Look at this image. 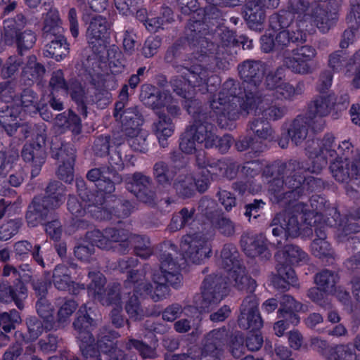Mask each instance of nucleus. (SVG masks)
<instances>
[{"instance_id": "15", "label": "nucleus", "mask_w": 360, "mask_h": 360, "mask_svg": "<svg viewBox=\"0 0 360 360\" xmlns=\"http://www.w3.org/2000/svg\"><path fill=\"white\" fill-rule=\"evenodd\" d=\"M227 336L226 330L224 328L211 331L205 338L203 348L200 351L198 347L193 346L186 353L182 354H168L166 360H214L215 351L225 341Z\"/></svg>"}, {"instance_id": "48", "label": "nucleus", "mask_w": 360, "mask_h": 360, "mask_svg": "<svg viewBox=\"0 0 360 360\" xmlns=\"http://www.w3.org/2000/svg\"><path fill=\"white\" fill-rule=\"evenodd\" d=\"M20 226V222L17 220H10L0 226V240H7L15 235Z\"/></svg>"}, {"instance_id": "16", "label": "nucleus", "mask_w": 360, "mask_h": 360, "mask_svg": "<svg viewBox=\"0 0 360 360\" xmlns=\"http://www.w3.org/2000/svg\"><path fill=\"white\" fill-rule=\"evenodd\" d=\"M276 257L281 266L278 267V276L274 278V285L281 288H285L287 285H295L296 276L294 270L290 266H284L283 263L294 264L304 261L307 257L306 253L297 246L287 245L285 250L278 252Z\"/></svg>"}, {"instance_id": "38", "label": "nucleus", "mask_w": 360, "mask_h": 360, "mask_svg": "<svg viewBox=\"0 0 360 360\" xmlns=\"http://www.w3.org/2000/svg\"><path fill=\"white\" fill-rule=\"evenodd\" d=\"M327 360H357L350 345H340L331 348Z\"/></svg>"}, {"instance_id": "31", "label": "nucleus", "mask_w": 360, "mask_h": 360, "mask_svg": "<svg viewBox=\"0 0 360 360\" xmlns=\"http://www.w3.org/2000/svg\"><path fill=\"white\" fill-rule=\"evenodd\" d=\"M70 271L63 265L56 267L53 274V281L55 286L60 290H68L71 293H76L79 285L71 281L70 278Z\"/></svg>"}, {"instance_id": "23", "label": "nucleus", "mask_w": 360, "mask_h": 360, "mask_svg": "<svg viewBox=\"0 0 360 360\" xmlns=\"http://www.w3.org/2000/svg\"><path fill=\"white\" fill-rule=\"evenodd\" d=\"M288 135L310 134L321 133L324 123L321 117L308 120L298 117L292 123L286 124Z\"/></svg>"}, {"instance_id": "22", "label": "nucleus", "mask_w": 360, "mask_h": 360, "mask_svg": "<svg viewBox=\"0 0 360 360\" xmlns=\"http://www.w3.org/2000/svg\"><path fill=\"white\" fill-rule=\"evenodd\" d=\"M315 56L316 51L314 48L303 46L293 50L291 56H286L284 59V63L292 71L305 74L310 72V62Z\"/></svg>"}, {"instance_id": "14", "label": "nucleus", "mask_w": 360, "mask_h": 360, "mask_svg": "<svg viewBox=\"0 0 360 360\" xmlns=\"http://www.w3.org/2000/svg\"><path fill=\"white\" fill-rule=\"evenodd\" d=\"M238 253L234 246L225 245L221 253V265L228 272L230 283H233L239 290L246 289L252 292L256 288V283L245 275L244 269L238 260Z\"/></svg>"}, {"instance_id": "18", "label": "nucleus", "mask_w": 360, "mask_h": 360, "mask_svg": "<svg viewBox=\"0 0 360 360\" xmlns=\"http://www.w3.org/2000/svg\"><path fill=\"white\" fill-rule=\"evenodd\" d=\"M180 250L185 259L193 263H200L211 252L207 235L193 230L182 238Z\"/></svg>"}, {"instance_id": "17", "label": "nucleus", "mask_w": 360, "mask_h": 360, "mask_svg": "<svg viewBox=\"0 0 360 360\" xmlns=\"http://www.w3.org/2000/svg\"><path fill=\"white\" fill-rule=\"evenodd\" d=\"M25 25V19L22 15H17L16 18L6 20L4 22L5 43L10 46L15 44L20 53L31 49L37 40L35 34L31 30L19 32Z\"/></svg>"}, {"instance_id": "12", "label": "nucleus", "mask_w": 360, "mask_h": 360, "mask_svg": "<svg viewBox=\"0 0 360 360\" xmlns=\"http://www.w3.org/2000/svg\"><path fill=\"white\" fill-rule=\"evenodd\" d=\"M89 278L91 279L88 289L89 296L98 300L103 305H111L113 307L110 315L112 323L117 328L122 326L125 321L121 315V297L117 290H108L106 295V290L103 288L105 283L103 276L100 272H93L89 273Z\"/></svg>"}, {"instance_id": "60", "label": "nucleus", "mask_w": 360, "mask_h": 360, "mask_svg": "<svg viewBox=\"0 0 360 360\" xmlns=\"http://www.w3.org/2000/svg\"><path fill=\"white\" fill-rule=\"evenodd\" d=\"M115 5L120 13L128 15L136 10V0H114Z\"/></svg>"}, {"instance_id": "7", "label": "nucleus", "mask_w": 360, "mask_h": 360, "mask_svg": "<svg viewBox=\"0 0 360 360\" xmlns=\"http://www.w3.org/2000/svg\"><path fill=\"white\" fill-rule=\"evenodd\" d=\"M311 216H314V212L308 211L303 203L290 201L288 210L278 214L271 222L273 235L281 237L277 241L278 245H281L283 239L285 240L289 237L294 238L300 234L302 225L298 222L299 217L302 219L304 218V222L309 224L311 222L307 221Z\"/></svg>"}, {"instance_id": "49", "label": "nucleus", "mask_w": 360, "mask_h": 360, "mask_svg": "<svg viewBox=\"0 0 360 360\" xmlns=\"http://www.w3.org/2000/svg\"><path fill=\"white\" fill-rule=\"evenodd\" d=\"M44 321L37 319L36 318H30L27 324L28 328V333L30 339L34 340L37 339L44 331V328H47V323L44 325Z\"/></svg>"}, {"instance_id": "42", "label": "nucleus", "mask_w": 360, "mask_h": 360, "mask_svg": "<svg viewBox=\"0 0 360 360\" xmlns=\"http://www.w3.org/2000/svg\"><path fill=\"white\" fill-rule=\"evenodd\" d=\"M18 160V154L15 151L0 153V176H5L13 169Z\"/></svg>"}, {"instance_id": "54", "label": "nucleus", "mask_w": 360, "mask_h": 360, "mask_svg": "<svg viewBox=\"0 0 360 360\" xmlns=\"http://www.w3.org/2000/svg\"><path fill=\"white\" fill-rule=\"evenodd\" d=\"M57 120L58 121L65 120V124H60L61 126H63L65 127H73V131H76L77 133L79 132L78 129L80 125V119L76 114H75L72 111H70L68 112V117L65 114L58 115L57 117Z\"/></svg>"}, {"instance_id": "45", "label": "nucleus", "mask_w": 360, "mask_h": 360, "mask_svg": "<svg viewBox=\"0 0 360 360\" xmlns=\"http://www.w3.org/2000/svg\"><path fill=\"white\" fill-rule=\"evenodd\" d=\"M231 136H205V146L212 148L215 146L222 153L226 152L230 147Z\"/></svg>"}, {"instance_id": "58", "label": "nucleus", "mask_w": 360, "mask_h": 360, "mask_svg": "<svg viewBox=\"0 0 360 360\" xmlns=\"http://www.w3.org/2000/svg\"><path fill=\"white\" fill-rule=\"evenodd\" d=\"M21 58L12 56L8 58L6 65L2 70V75L4 77H10L15 74L21 65Z\"/></svg>"}, {"instance_id": "2", "label": "nucleus", "mask_w": 360, "mask_h": 360, "mask_svg": "<svg viewBox=\"0 0 360 360\" xmlns=\"http://www.w3.org/2000/svg\"><path fill=\"white\" fill-rule=\"evenodd\" d=\"M179 267L172 260L170 255H165L161 258L160 274H154L153 282L155 285L153 292L151 287L145 283V276L143 272L129 270L127 280L125 281V287L122 295L126 299L125 309L130 319L135 321L142 318L143 314L139 307L137 295H150L153 300L158 301L169 293V289L166 283L174 288H178L181 283V276L178 273Z\"/></svg>"}, {"instance_id": "29", "label": "nucleus", "mask_w": 360, "mask_h": 360, "mask_svg": "<svg viewBox=\"0 0 360 360\" xmlns=\"http://www.w3.org/2000/svg\"><path fill=\"white\" fill-rule=\"evenodd\" d=\"M146 90H143L141 97L146 105L152 108L153 109H158L162 107H166L168 112L174 113L177 111V108L175 105H171L172 103V98L167 91L160 92L159 94H150L147 98L145 95Z\"/></svg>"}, {"instance_id": "52", "label": "nucleus", "mask_w": 360, "mask_h": 360, "mask_svg": "<svg viewBox=\"0 0 360 360\" xmlns=\"http://www.w3.org/2000/svg\"><path fill=\"white\" fill-rule=\"evenodd\" d=\"M127 347L128 349L134 348L138 350L143 358H153L155 356L154 348L148 347L139 341L130 340Z\"/></svg>"}, {"instance_id": "21", "label": "nucleus", "mask_w": 360, "mask_h": 360, "mask_svg": "<svg viewBox=\"0 0 360 360\" xmlns=\"http://www.w3.org/2000/svg\"><path fill=\"white\" fill-rule=\"evenodd\" d=\"M302 305L297 302L290 295H283L281 300V308L278 311V317L284 320L277 321L274 326V330L277 336H282L287 329V323L296 325L300 322V318L295 312L301 310Z\"/></svg>"}, {"instance_id": "26", "label": "nucleus", "mask_w": 360, "mask_h": 360, "mask_svg": "<svg viewBox=\"0 0 360 360\" xmlns=\"http://www.w3.org/2000/svg\"><path fill=\"white\" fill-rule=\"evenodd\" d=\"M349 103V96L347 94H343L340 97L335 96L334 94H329L320 96L314 101V110L319 116H323L329 112L335 105L340 106V108H344Z\"/></svg>"}, {"instance_id": "43", "label": "nucleus", "mask_w": 360, "mask_h": 360, "mask_svg": "<svg viewBox=\"0 0 360 360\" xmlns=\"http://www.w3.org/2000/svg\"><path fill=\"white\" fill-rule=\"evenodd\" d=\"M4 276H12L15 279L20 280L22 283L29 281L32 276L28 264L21 266L19 269H16L13 266L6 265L4 268Z\"/></svg>"}, {"instance_id": "6", "label": "nucleus", "mask_w": 360, "mask_h": 360, "mask_svg": "<svg viewBox=\"0 0 360 360\" xmlns=\"http://www.w3.org/2000/svg\"><path fill=\"white\" fill-rule=\"evenodd\" d=\"M86 238L92 246L96 245L102 249L114 248L120 252L125 250L129 241L134 244L136 255L143 259L148 258L152 253L147 238L129 234L126 230L108 229L104 233L94 230L88 233Z\"/></svg>"}, {"instance_id": "33", "label": "nucleus", "mask_w": 360, "mask_h": 360, "mask_svg": "<svg viewBox=\"0 0 360 360\" xmlns=\"http://www.w3.org/2000/svg\"><path fill=\"white\" fill-rule=\"evenodd\" d=\"M33 285L36 293L41 297L36 304L37 312L44 319L43 321L46 323L52 316V309L50 304L43 298L47 290V285L45 283H34Z\"/></svg>"}, {"instance_id": "64", "label": "nucleus", "mask_w": 360, "mask_h": 360, "mask_svg": "<svg viewBox=\"0 0 360 360\" xmlns=\"http://www.w3.org/2000/svg\"><path fill=\"white\" fill-rule=\"evenodd\" d=\"M252 133L255 135H264L271 134L272 130L268 122L264 121H255L250 125Z\"/></svg>"}, {"instance_id": "34", "label": "nucleus", "mask_w": 360, "mask_h": 360, "mask_svg": "<svg viewBox=\"0 0 360 360\" xmlns=\"http://www.w3.org/2000/svg\"><path fill=\"white\" fill-rule=\"evenodd\" d=\"M45 73L44 67L37 61L35 57H30L22 68V76L25 79L35 82L39 80Z\"/></svg>"}, {"instance_id": "32", "label": "nucleus", "mask_w": 360, "mask_h": 360, "mask_svg": "<svg viewBox=\"0 0 360 360\" xmlns=\"http://www.w3.org/2000/svg\"><path fill=\"white\" fill-rule=\"evenodd\" d=\"M18 288V290L15 291L6 285H1L0 300L5 302L13 300L18 308H22V301L27 297V289L22 283H20Z\"/></svg>"}, {"instance_id": "4", "label": "nucleus", "mask_w": 360, "mask_h": 360, "mask_svg": "<svg viewBox=\"0 0 360 360\" xmlns=\"http://www.w3.org/2000/svg\"><path fill=\"white\" fill-rule=\"evenodd\" d=\"M43 143L50 144L52 157L58 161V176L65 182L73 180V166L75 161V149L70 145L64 144L60 136H38ZM30 143L24 146L22 151L23 160L30 163L32 177L39 175L41 166L45 162L46 153L45 148L39 143Z\"/></svg>"}, {"instance_id": "57", "label": "nucleus", "mask_w": 360, "mask_h": 360, "mask_svg": "<svg viewBox=\"0 0 360 360\" xmlns=\"http://www.w3.org/2000/svg\"><path fill=\"white\" fill-rule=\"evenodd\" d=\"M276 92L285 99L292 98L300 93V90L295 89L292 85L283 82L276 86Z\"/></svg>"}, {"instance_id": "44", "label": "nucleus", "mask_w": 360, "mask_h": 360, "mask_svg": "<svg viewBox=\"0 0 360 360\" xmlns=\"http://www.w3.org/2000/svg\"><path fill=\"white\" fill-rule=\"evenodd\" d=\"M258 98L261 101H263L264 108L258 112H245L247 114H255L259 115L265 112V115L270 119L276 120L281 118L284 114V110L277 106L273 105L268 107L269 104L265 99L261 98L260 94L255 96Z\"/></svg>"}, {"instance_id": "59", "label": "nucleus", "mask_w": 360, "mask_h": 360, "mask_svg": "<svg viewBox=\"0 0 360 360\" xmlns=\"http://www.w3.org/2000/svg\"><path fill=\"white\" fill-rule=\"evenodd\" d=\"M155 175L160 184H165L172 177V172L168 169L167 165L163 162L155 164L154 167Z\"/></svg>"}, {"instance_id": "35", "label": "nucleus", "mask_w": 360, "mask_h": 360, "mask_svg": "<svg viewBox=\"0 0 360 360\" xmlns=\"http://www.w3.org/2000/svg\"><path fill=\"white\" fill-rule=\"evenodd\" d=\"M243 250L250 257H255L265 253L266 250V243L263 235L257 236L254 239H250V244L248 239L243 238L242 240Z\"/></svg>"}, {"instance_id": "27", "label": "nucleus", "mask_w": 360, "mask_h": 360, "mask_svg": "<svg viewBox=\"0 0 360 360\" xmlns=\"http://www.w3.org/2000/svg\"><path fill=\"white\" fill-rule=\"evenodd\" d=\"M259 0H254L247 4L245 18L250 29L261 31L265 19L264 7Z\"/></svg>"}, {"instance_id": "1", "label": "nucleus", "mask_w": 360, "mask_h": 360, "mask_svg": "<svg viewBox=\"0 0 360 360\" xmlns=\"http://www.w3.org/2000/svg\"><path fill=\"white\" fill-rule=\"evenodd\" d=\"M241 79L243 80V89L244 92L239 97L233 96V89H229L233 82H227L225 87L218 95L217 98L213 99L210 107L213 115L222 127V124L226 119L236 118L237 103L243 112H258L264 108L263 101L256 96L263 89L262 82L264 74V67L259 62L245 61L238 67Z\"/></svg>"}, {"instance_id": "63", "label": "nucleus", "mask_w": 360, "mask_h": 360, "mask_svg": "<svg viewBox=\"0 0 360 360\" xmlns=\"http://www.w3.org/2000/svg\"><path fill=\"white\" fill-rule=\"evenodd\" d=\"M212 126L195 121L188 129V135H205L212 133Z\"/></svg>"}, {"instance_id": "46", "label": "nucleus", "mask_w": 360, "mask_h": 360, "mask_svg": "<svg viewBox=\"0 0 360 360\" xmlns=\"http://www.w3.org/2000/svg\"><path fill=\"white\" fill-rule=\"evenodd\" d=\"M193 217V212L187 209H183L181 212L175 214L169 224V229L172 231H176L186 225Z\"/></svg>"}, {"instance_id": "62", "label": "nucleus", "mask_w": 360, "mask_h": 360, "mask_svg": "<svg viewBox=\"0 0 360 360\" xmlns=\"http://www.w3.org/2000/svg\"><path fill=\"white\" fill-rule=\"evenodd\" d=\"M50 85L55 91L61 90L64 94L67 93L63 73L60 70L53 72L50 80Z\"/></svg>"}, {"instance_id": "19", "label": "nucleus", "mask_w": 360, "mask_h": 360, "mask_svg": "<svg viewBox=\"0 0 360 360\" xmlns=\"http://www.w3.org/2000/svg\"><path fill=\"white\" fill-rule=\"evenodd\" d=\"M222 285L221 278L217 276H209L204 280L202 300L196 307L199 314L209 311L226 295V288Z\"/></svg>"}, {"instance_id": "47", "label": "nucleus", "mask_w": 360, "mask_h": 360, "mask_svg": "<svg viewBox=\"0 0 360 360\" xmlns=\"http://www.w3.org/2000/svg\"><path fill=\"white\" fill-rule=\"evenodd\" d=\"M20 316L18 311L13 310L8 313L0 314V326L5 332H9L15 328V324L20 323Z\"/></svg>"}, {"instance_id": "50", "label": "nucleus", "mask_w": 360, "mask_h": 360, "mask_svg": "<svg viewBox=\"0 0 360 360\" xmlns=\"http://www.w3.org/2000/svg\"><path fill=\"white\" fill-rule=\"evenodd\" d=\"M121 53L119 51H114L111 50V53H108V65L112 74L115 75L120 73L124 70V63L121 60Z\"/></svg>"}, {"instance_id": "24", "label": "nucleus", "mask_w": 360, "mask_h": 360, "mask_svg": "<svg viewBox=\"0 0 360 360\" xmlns=\"http://www.w3.org/2000/svg\"><path fill=\"white\" fill-rule=\"evenodd\" d=\"M108 24L105 18L101 15L94 17L88 27L86 38L93 48L104 45L108 35Z\"/></svg>"}, {"instance_id": "13", "label": "nucleus", "mask_w": 360, "mask_h": 360, "mask_svg": "<svg viewBox=\"0 0 360 360\" xmlns=\"http://www.w3.org/2000/svg\"><path fill=\"white\" fill-rule=\"evenodd\" d=\"M47 192L49 193V196L43 199L36 198L29 206L26 215L29 226H37L50 210L59 207L63 202L64 188L60 183H51L47 187Z\"/></svg>"}, {"instance_id": "3", "label": "nucleus", "mask_w": 360, "mask_h": 360, "mask_svg": "<svg viewBox=\"0 0 360 360\" xmlns=\"http://www.w3.org/2000/svg\"><path fill=\"white\" fill-rule=\"evenodd\" d=\"M290 4V11H283L271 15L269 22L271 28L275 31L287 29L295 41H305L307 32L312 31L314 25L321 32H328L337 18L336 12H328L324 5L316 7L309 15L305 13L307 4L302 0H292Z\"/></svg>"}, {"instance_id": "56", "label": "nucleus", "mask_w": 360, "mask_h": 360, "mask_svg": "<svg viewBox=\"0 0 360 360\" xmlns=\"http://www.w3.org/2000/svg\"><path fill=\"white\" fill-rule=\"evenodd\" d=\"M160 46V39L157 37H148L143 47V54L145 57L149 58L153 56L157 53L158 48Z\"/></svg>"}, {"instance_id": "39", "label": "nucleus", "mask_w": 360, "mask_h": 360, "mask_svg": "<svg viewBox=\"0 0 360 360\" xmlns=\"http://www.w3.org/2000/svg\"><path fill=\"white\" fill-rule=\"evenodd\" d=\"M339 162H333L330 169L333 174L334 177L339 181H345L349 176H354L360 175V165L359 167L356 164L352 165L351 169H343V166L339 165Z\"/></svg>"}, {"instance_id": "28", "label": "nucleus", "mask_w": 360, "mask_h": 360, "mask_svg": "<svg viewBox=\"0 0 360 360\" xmlns=\"http://www.w3.org/2000/svg\"><path fill=\"white\" fill-rule=\"evenodd\" d=\"M124 103L122 101L117 102L115 103L114 116L116 120L122 124L126 131L134 129L139 124L137 110L133 108L124 110Z\"/></svg>"}, {"instance_id": "11", "label": "nucleus", "mask_w": 360, "mask_h": 360, "mask_svg": "<svg viewBox=\"0 0 360 360\" xmlns=\"http://www.w3.org/2000/svg\"><path fill=\"white\" fill-rule=\"evenodd\" d=\"M258 302L255 295L247 297L241 307L240 315L238 319L240 326L244 329H251L246 340V345L249 350H258L262 345L263 339L258 333L262 326V321L257 309Z\"/></svg>"}, {"instance_id": "25", "label": "nucleus", "mask_w": 360, "mask_h": 360, "mask_svg": "<svg viewBox=\"0 0 360 360\" xmlns=\"http://www.w3.org/2000/svg\"><path fill=\"white\" fill-rule=\"evenodd\" d=\"M175 189L178 193L189 197L193 195L196 189L199 192H204L208 187V177L203 174L201 179H193L191 176H187L180 179L175 184Z\"/></svg>"}, {"instance_id": "41", "label": "nucleus", "mask_w": 360, "mask_h": 360, "mask_svg": "<svg viewBox=\"0 0 360 360\" xmlns=\"http://www.w3.org/2000/svg\"><path fill=\"white\" fill-rule=\"evenodd\" d=\"M148 183V179L146 176L141 174H135L128 182L127 189L134 193L138 198L144 200L142 198V193Z\"/></svg>"}, {"instance_id": "20", "label": "nucleus", "mask_w": 360, "mask_h": 360, "mask_svg": "<svg viewBox=\"0 0 360 360\" xmlns=\"http://www.w3.org/2000/svg\"><path fill=\"white\" fill-rule=\"evenodd\" d=\"M87 178L89 181L95 182L98 188L96 195H92L94 199L86 195L87 200L92 201L93 205L98 203L102 205L104 200L103 195L112 193L115 191V183L120 181V178L109 169L101 172L99 169H93L88 172Z\"/></svg>"}, {"instance_id": "30", "label": "nucleus", "mask_w": 360, "mask_h": 360, "mask_svg": "<svg viewBox=\"0 0 360 360\" xmlns=\"http://www.w3.org/2000/svg\"><path fill=\"white\" fill-rule=\"evenodd\" d=\"M359 61H360V50L350 58H347L342 52H337L330 55L329 65L333 70L342 72L345 75L349 76L350 68Z\"/></svg>"}, {"instance_id": "36", "label": "nucleus", "mask_w": 360, "mask_h": 360, "mask_svg": "<svg viewBox=\"0 0 360 360\" xmlns=\"http://www.w3.org/2000/svg\"><path fill=\"white\" fill-rule=\"evenodd\" d=\"M14 94L15 93L13 94V96ZM13 100L14 101V103L16 106H20L21 108L22 107L27 108V110L30 112H35L39 110V107L37 103L38 98L34 91L31 89H25L22 92L20 98H14L13 97Z\"/></svg>"}, {"instance_id": "40", "label": "nucleus", "mask_w": 360, "mask_h": 360, "mask_svg": "<svg viewBox=\"0 0 360 360\" xmlns=\"http://www.w3.org/2000/svg\"><path fill=\"white\" fill-rule=\"evenodd\" d=\"M337 279L338 276L335 274L328 270H324L316 276L315 282L317 286L323 290L332 292Z\"/></svg>"}, {"instance_id": "61", "label": "nucleus", "mask_w": 360, "mask_h": 360, "mask_svg": "<svg viewBox=\"0 0 360 360\" xmlns=\"http://www.w3.org/2000/svg\"><path fill=\"white\" fill-rule=\"evenodd\" d=\"M261 47L264 52H270L276 50L275 37L273 30H269L261 38Z\"/></svg>"}, {"instance_id": "53", "label": "nucleus", "mask_w": 360, "mask_h": 360, "mask_svg": "<svg viewBox=\"0 0 360 360\" xmlns=\"http://www.w3.org/2000/svg\"><path fill=\"white\" fill-rule=\"evenodd\" d=\"M273 32L275 37L277 51L281 50L284 47L287 46L290 41H295L292 39L291 32L286 30H280L278 31L273 30Z\"/></svg>"}, {"instance_id": "51", "label": "nucleus", "mask_w": 360, "mask_h": 360, "mask_svg": "<svg viewBox=\"0 0 360 360\" xmlns=\"http://www.w3.org/2000/svg\"><path fill=\"white\" fill-rule=\"evenodd\" d=\"M153 131L157 134L169 135L173 133L174 127L169 118L160 116L159 120L154 124Z\"/></svg>"}, {"instance_id": "5", "label": "nucleus", "mask_w": 360, "mask_h": 360, "mask_svg": "<svg viewBox=\"0 0 360 360\" xmlns=\"http://www.w3.org/2000/svg\"><path fill=\"white\" fill-rule=\"evenodd\" d=\"M79 316L74 322L75 328L77 331V338L80 341V349L84 356L94 360H126L122 356V352L114 348V343L107 336L102 338L98 342V347L101 352L95 350V345L92 344V338L90 329L94 326V321L87 313L86 307H81L78 311ZM129 360H135L131 358Z\"/></svg>"}, {"instance_id": "10", "label": "nucleus", "mask_w": 360, "mask_h": 360, "mask_svg": "<svg viewBox=\"0 0 360 360\" xmlns=\"http://www.w3.org/2000/svg\"><path fill=\"white\" fill-rule=\"evenodd\" d=\"M14 91L12 88L6 87L1 92V98L4 99L6 105L1 108L0 110V124L4 128L8 134L18 132L19 134H34L35 135H41L45 129L43 126H40L41 130L35 131L34 127H29L26 124H20V115L21 108L16 106L13 100Z\"/></svg>"}, {"instance_id": "8", "label": "nucleus", "mask_w": 360, "mask_h": 360, "mask_svg": "<svg viewBox=\"0 0 360 360\" xmlns=\"http://www.w3.org/2000/svg\"><path fill=\"white\" fill-rule=\"evenodd\" d=\"M179 72L181 73V78L178 77L172 82L174 91L178 95L188 99L185 103V107L188 113L195 114L194 108L198 103L195 100H190L193 95V88L200 86L206 82L208 71L200 65H195L191 70L182 68Z\"/></svg>"}, {"instance_id": "37", "label": "nucleus", "mask_w": 360, "mask_h": 360, "mask_svg": "<svg viewBox=\"0 0 360 360\" xmlns=\"http://www.w3.org/2000/svg\"><path fill=\"white\" fill-rule=\"evenodd\" d=\"M316 234L318 238L314 240L311 243V251L312 253L319 257L326 256L329 254L330 245L325 240L326 233L321 229H316Z\"/></svg>"}, {"instance_id": "9", "label": "nucleus", "mask_w": 360, "mask_h": 360, "mask_svg": "<svg viewBox=\"0 0 360 360\" xmlns=\"http://www.w3.org/2000/svg\"><path fill=\"white\" fill-rule=\"evenodd\" d=\"M56 11L47 13L43 27L44 37L49 41L44 51L46 57L62 60L69 53V46L63 36V28Z\"/></svg>"}, {"instance_id": "55", "label": "nucleus", "mask_w": 360, "mask_h": 360, "mask_svg": "<svg viewBox=\"0 0 360 360\" xmlns=\"http://www.w3.org/2000/svg\"><path fill=\"white\" fill-rule=\"evenodd\" d=\"M77 303L73 300H67L58 311V321L65 323L77 308Z\"/></svg>"}]
</instances>
